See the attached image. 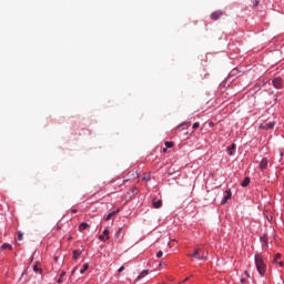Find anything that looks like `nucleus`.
<instances>
[{
	"mask_svg": "<svg viewBox=\"0 0 284 284\" xmlns=\"http://www.w3.org/2000/svg\"><path fill=\"white\" fill-rule=\"evenodd\" d=\"M252 3H253V8H258L260 1L258 0H253Z\"/></svg>",
	"mask_w": 284,
	"mask_h": 284,
	"instance_id": "22",
	"label": "nucleus"
},
{
	"mask_svg": "<svg viewBox=\"0 0 284 284\" xmlns=\"http://www.w3.org/2000/svg\"><path fill=\"white\" fill-rule=\"evenodd\" d=\"M262 245H267V236L261 237Z\"/></svg>",
	"mask_w": 284,
	"mask_h": 284,
	"instance_id": "18",
	"label": "nucleus"
},
{
	"mask_svg": "<svg viewBox=\"0 0 284 284\" xmlns=\"http://www.w3.org/2000/svg\"><path fill=\"white\" fill-rule=\"evenodd\" d=\"M88 227H90V224L85 223V222H82L80 225H79V232H84V230H88Z\"/></svg>",
	"mask_w": 284,
	"mask_h": 284,
	"instance_id": "11",
	"label": "nucleus"
},
{
	"mask_svg": "<svg viewBox=\"0 0 284 284\" xmlns=\"http://www.w3.org/2000/svg\"><path fill=\"white\" fill-rule=\"evenodd\" d=\"M186 281H189V277L184 278V280H183V283H185Z\"/></svg>",
	"mask_w": 284,
	"mask_h": 284,
	"instance_id": "32",
	"label": "nucleus"
},
{
	"mask_svg": "<svg viewBox=\"0 0 284 284\" xmlns=\"http://www.w3.org/2000/svg\"><path fill=\"white\" fill-rule=\"evenodd\" d=\"M143 181H148V178H143Z\"/></svg>",
	"mask_w": 284,
	"mask_h": 284,
	"instance_id": "37",
	"label": "nucleus"
},
{
	"mask_svg": "<svg viewBox=\"0 0 284 284\" xmlns=\"http://www.w3.org/2000/svg\"><path fill=\"white\" fill-rule=\"evenodd\" d=\"M278 258H281V253H277V254L275 255V257H274V260H273V263H276V261H277Z\"/></svg>",
	"mask_w": 284,
	"mask_h": 284,
	"instance_id": "24",
	"label": "nucleus"
},
{
	"mask_svg": "<svg viewBox=\"0 0 284 284\" xmlns=\"http://www.w3.org/2000/svg\"><path fill=\"white\" fill-rule=\"evenodd\" d=\"M119 212H121V210L118 209L116 211L109 213L104 221H110V219H112V216H115V214H119Z\"/></svg>",
	"mask_w": 284,
	"mask_h": 284,
	"instance_id": "10",
	"label": "nucleus"
},
{
	"mask_svg": "<svg viewBox=\"0 0 284 284\" xmlns=\"http://www.w3.org/2000/svg\"><path fill=\"white\" fill-rule=\"evenodd\" d=\"M222 17H223V11H221V10H217V11L211 13V19L213 21H219V19H221Z\"/></svg>",
	"mask_w": 284,
	"mask_h": 284,
	"instance_id": "3",
	"label": "nucleus"
},
{
	"mask_svg": "<svg viewBox=\"0 0 284 284\" xmlns=\"http://www.w3.org/2000/svg\"><path fill=\"white\" fill-rule=\"evenodd\" d=\"M64 276H65V272H62V273L60 274V277L63 278Z\"/></svg>",
	"mask_w": 284,
	"mask_h": 284,
	"instance_id": "29",
	"label": "nucleus"
},
{
	"mask_svg": "<svg viewBox=\"0 0 284 284\" xmlns=\"http://www.w3.org/2000/svg\"><path fill=\"white\" fill-rule=\"evenodd\" d=\"M89 268H90V265L84 264L83 268L80 271V274H84L87 272V270H89Z\"/></svg>",
	"mask_w": 284,
	"mask_h": 284,
	"instance_id": "16",
	"label": "nucleus"
},
{
	"mask_svg": "<svg viewBox=\"0 0 284 284\" xmlns=\"http://www.w3.org/2000/svg\"><path fill=\"white\" fill-rule=\"evenodd\" d=\"M273 85L277 90H281V88H283V79H281V78L273 79Z\"/></svg>",
	"mask_w": 284,
	"mask_h": 284,
	"instance_id": "4",
	"label": "nucleus"
},
{
	"mask_svg": "<svg viewBox=\"0 0 284 284\" xmlns=\"http://www.w3.org/2000/svg\"><path fill=\"white\" fill-rule=\"evenodd\" d=\"M33 272H41V268L39 267V264H34Z\"/></svg>",
	"mask_w": 284,
	"mask_h": 284,
	"instance_id": "21",
	"label": "nucleus"
},
{
	"mask_svg": "<svg viewBox=\"0 0 284 284\" xmlns=\"http://www.w3.org/2000/svg\"><path fill=\"white\" fill-rule=\"evenodd\" d=\"M119 232H121V229H119Z\"/></svg>",
	"mask_w": 284,
	"mask_h": 284,
	"instance_id": "41",
	"label": "nucleus"
},
{
	"mask_svg": "<svg viewBox=\"0 0 284 284\" xmlns=\"http://www.w3.org/2000/svg\"><path fill=\"white\" fill-rule=\"evenodd\" d=\"M165 148H174V142H165Z\"/></svg>",
	"mask_w": 284,
	"mask_h": 284,
	"instance_id": "20",
	"label": "nucleus"
},
{
	"mask_svg": "<svg viewBox=\"0 0 284 284\" xmlns=\"http://www.w3.org/2000/svg\"><path fill=\"white\" fill-rule=\"evenodd\" d=\"M200 126H201V124L199 122H195L193 124V130H199Z\"/></svg>",
	"mask_w": 284,
	"mask_h": 284,
	"instance_id": "23",
	"label": "nucleus"
},
{
	"mask_svg": "<svg viewBox=\"0 0 284 284\" xmlns=\"http://www.w3.org/2000/svg\"><path fill=\"white\" fill-rule=\"evenodd\" d=\"M148 274H150V270H144L140 273V275H138V277L135 278V281H141V278H143L144 276H148Z\"/></svg>",
	"mask_w": 284,
	"mask_h": 284,
	"instance_id": "8",
	"label": "nucleus"
},
{
	"mask_svg": "<svg viewBox=\"0 0 284 284\" xmlns=\"http://www.w3.org/2000/svg\"><path fill=\"white\" fill-rule=\"evenodd\" d=\"M250 185V178H245L242 182V187H247Z\"/></svg>",
	"mask_w": 284,
	"mask_h": 284,
	"instance_id": "13",
	"label": "nucleus"
},
{
	"mask_svg": "<svg viewBox=\"0 0 284 284\" xmlns=\"http://www.w3.org/2000/svg\"><path fill=\"white\" fill-rule=\"evenodd\" d=\"M241 283H245V278H242V280H241Z\"/></svg>",
	"mask_w": 284,
	"mask_h": 284,
	"instance_id": "33",
	"label": "nucleus"
},
{
	"mask_svg": "<svg viewBox=\"0 0 284 284\" xmlns=\"http://www.w3.org/2000/svg\"><path fill=\"white\" fill-rule=\"evenodd\" d=\"M161 256H163V251H160V252L156 253L158 258H161Z\"/></svg>",
	"mask_w": 284,
	"mask_h": 284,
	"instance_id": "27",
	"label": "nucleus"
},
{
	"mask_svg": "<svg viewBox=\"0 0 284 284\" xmlns=\"http://www.w3.org/2000/svg\"><path fill=\"white\" fill-rule=\"evenodd\" d=\"M234 150H236V144H232L231 146L227 148V154L230 156H234Z\"/></svg>",
	"mask_w": 284,
	"mask_h": 284,
	"instance_id": "9",
	"label": "nucleus"
},
{
	"mask_svg": "<svg viewBox=\"0 0 284 284\" xmlns=\"http://www.w3.org/2000/svg\"><path fill=\"white\" fill-rule=\"evenodd\" d=\"M123 270H125V266H121L118 272H123Z\"/></svg>",
	"mask_w": 284,
	"mask_h": 284,
	"instance_id": "28",
	"label": "nucleus"
},
{
	"mask_svg": "<svg viewBox=\"0 0 284 284\" xmlns=\"http://www.w3.org/2000/svg\"><path fill=\"white\" fill-rule=\"evenodd\" d=\"M210 125L212 126V125H214V123L211 122Z\"/></svg>",
	"mask_w": 284,
	"mask_h": 284,
	"instance_id": "39",
	"label": "nucleus"
},
{
	"mask_svg": "<svg viewBox=\"0 0 284 284\" xmlns=\"http://www.w3.org/2000/svg\"><path fill=\"white\" fill-rule=\"evenodd\" d=\"M58 283H63V277H60V278L58 280Z\"/></svg>",
	"mask_w": 284,
	"mask_h": 284,
	"instance_id": "30",
	"label": "nucleus"
},
{
	"mask_svg": "<svg viewBox=\"0 0 284 284\" xmlns=\"http://www.w3.org/2000/svg\"><path fill=\"white\" fill-rule=\"evenodd\" d=\"M255 265L260 276H265L267 265H265V261H263V255L261 253L255 254Z\"/></svg>",
	"mask_w": 284,
	"mask_h": 284,
	"instance_id": "1",
	"label": "nucleus"
},
{
	"mask_svg": "<svg viewBox=\"0 0 284 284\" xmlns=\"http://www.w3.org/2000/svg\"><path fill=\"white\" fill-rule=\"evenodd\" d=\"M192 258H196L197 261H205L207 258V252L203 248H196L193 254H189Z\"/></svg>",
	"mask_w": 284,
	"mask_h": 284,
	"instance_id": "2",
	"label": "nucleus"
},
{
	"mask_svg": "<svg viewBox=\"0 0 284 284\" xmlns=\"http://www.w3.org/2000/svg\"><path fill=\"white\" fill-rule=\"evenodd\" d=\"M79 256H81V251H78V250L73 251L74 261H77V258H79Z\"/></svg>",
	"mask_w": 284,
	"mask_h": 284,
	"instance_id": "15",
	"label": "nucleus"
},
{
	"mask_svg": "<svg viewBox=\"0 0 284 284\" xmlns=\"http://www.w3.org/2000/svg\"><path fill=\"white\" fill-rule=\"evenodd\" d=\"M278 265H280V267H283L284 263H283V262H280Z\"/></svg>",
	"mask_w": 284,
	"mask_h": 284,
	"instance_id": "31",
	"label": "nucleus"
},
{
	"mask_svg": "<svg viewBox=\"0 0 284 284\" xmlns=\"http://www.w3.org/2000/svg\"><path fill=\"white\" fill-rule=\"evenodd\" d=\"M139 192V189H136L135 186H133L132 189H131V194H132V196H134V194H136Z\"/></svg>",
	"mask_w": 284,
	"mask_h": 284,
	"instance_id": "19",
	"label": "nucleus"
},
{
	"mask_svg": "<svg viewBox=\"0 0 284 284\" xmlns=\"http://www.w3.org/2000/svg\"><path fill=\"white\" fill-rule=\"evenodd\" d=\"M110 240V231L108 229H105L103 231V235L99 236V241H103V243H105V241Z\"/></svg>",
	"mask_w": 284,
	"mask_h": 284,
	"instance_id": "5",
	"label": "nucleus"
},
{
	"mask_svg": "<svg viewBox=\"0 0 284 284\" xmlns=\"http://www.w3.org/2000/svg\"><path fill=\"white\" fill-rule=\"evenodd\" d=\"M245 274H246L247 276H250V273H247V271H245Z\"/></svg>",
	"mask_w": 284,
	"mask_h": 284,
	"instance_id": "36",
	"label": "nucleus"
},
{
	"mask_svg": "<svg viewBox=\"0 0 284 284\" xmlns=\"http://www.w3.org/2000/svg\"><path fill=\"white\" fill-rule=\"evenodd\" d=\"M74 272H77V268H73L72 274H74Z\"/></svg>",
	"mask_w": 284,
	"mask_h": 284,
	"instance_id": "34",
	"label": "nucleus"
},
{
	"mask_svg": "<svg viewBox=\"0 0 284 284\" xmlns=\"http://www.w3.org/2000/svg\"><path fill=\"white\" fill-rule=\"evenodd\" d=\"M136 179H139V173H136Z\"/></svg>",
	"mask_w": 284,
	"mask_h": 284,
	"instance_id": "40",
	"label": "nucleus"
},
{
	"mask_svg": "<svg viewBox=\"0 0 284 284\" xmlns=\"http://www.w3.org/2000/svg\"><path fill=\"white\" fill-rule=\"evenodd\" d=\"M163 152H168V148H166V149H163Z\"/></svg>",
	"mask_w": 284,
	"mask_h": 284,
	"instance_id": "35",
	"label": "nucleus"
},
{
	"mask_svg": "<svg viewBox=\"0 0 284 284\" xmlns=\"http://www.w3.org/2000/svg\"><path fill=\"white\" fill-rule=\"evenodd\" d=\"M190 124H191V122H183L178 128H183L184 125H190Z\"/></svg>",
	"mask_w": 284,
	"mask_h": 284,
	"instance_id": "25",
	"label": "nucleus"
},
{
	"mask_svg": "<svg viewBox=\"0 0 284 284\" xmlns=\"http://www.w3.org/2000/svg\"><path fill=\"white\" fill-rule=\"evenodd\" d=\"M2 248L3 250H12V245L4 243V244H2Z\"/></svg>",
	"mask_w": 284,
	"mask_h": 284,
	"instance_id": "17",
	"label": "nucleus"
},
{
	"mask_svg": "<svg viewBox=\"0 0 284 284\" xmlns=\"http://www.w3.org/2000/svg\"><path fill=\"white\" fill-rule=\"evenodd\" d=\"M73 213H77V210H72Z\"/></svg>",
	"mask_w": 284,
	"mask_h": 284,
	"instance_id": "38",
	"label": "nucleus"
},
{
	"mask_svg": "<svg viewBox=\"0 0 284 284\" xmlns=\"http://www.w3.org/2000/svg\"><path fill=\"white\" fill-rule=\"evenodd\" d=\"M275 123L274 122H268L265 124V130H272L274 128Z\"/></svg>",
	"mask_w": 284,
	"mask_h": 284,
	"instance_id": "14",
	"label": "nucleus"
},
{
	"mask_svg": "<svg viewBox=\"0 0 284 284\" xmlns=\"http://www.w3.org/2000/svg\"><path fill=\"white\" fill-rule=\"evenodd\" d=\"M267 158H263L262 161L260 162V170L263 172L267 170Z\"/></svg>",
	"mask_w": 284,
	"mask_h": 284,
	"instance_id": "6",
	"label": "nucleus"
},
{
	"mask_svg": "<svg viewBox=\"0 0 284 284\" xmlns=\"http://www.w3.org/2000/svg\"><path fill=\"white\" fill-rule=\"evenodd\" d=\"M230 199H232V191H226V196L223 197V200L221 201V204L225 205V203H227Z\"/></svg>",
	"mask_w": 284,
	"mask_h": 284,
	"instance_id": "7",
	"label": "nucleus"
},
{
	"mask_svg": "<svg viewBox=\"0 0 284 284\" xmlns=\"http://www.w3.org/2000/svg\"><path fill=\"white\" fill-rule=\"evenodd\" d=\"M161 205H163V202L161 200L153 201V207H155V210H159Z\"/></svg>",
	"mask_w": 284,
	"mask_h": 284,
	"instance_id": "12",
	"label": "nucleus"
},
{
	"mask_svg": "<svg viewBox=\"0 0 284 284\" xmlns=\"http://www.w3.org/2000/svg\"><path fill=\"white\" fill-rule=\"evenodd\" d=\"M18 241H23V233L18 234Z\"/></svg>",
	"mask_w": 284,
	"mask_h": 284,
	"instance_id": "26",
	"label": "nucleus"
}]
</instances>
